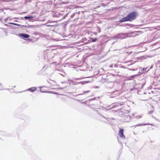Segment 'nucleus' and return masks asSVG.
Segmentation results:
<instances>
[{
    "label": "nucleus",
    "instance_id": "1",
    "mask_svg": "<svg viewBox=\"0 0 160 160\" xmlns=\"http://www.w3.org/2000/svg\"><path fill=\"white\" fill-rule=\"evenodd\" d=\"M70 13L71 12H69L64 16V15L62 13H60L59 12L56 11H53L52 14L53 17L56 18L57 19L54 21L51 20V23L54 22H57L58 21H60L61 20L64 19L66 17H67L68 16Z\"/></svg>",
    "mask_w": 160,
    "mask_h": 160
},
{
    "label": "nucleus",
    "instance_id": "2",
    "mask_svg": "<svg viewBox=\"0 0 160 160\" xmlns=\"http://www.w3.org/2000/svg\"><path fill=\"white\" fill-rule=\"evenodd\" d=\"M58 60V56L57 55L52 57L51 58V68L53 71L59 70V64L57 62Z\"/></svg>",
    "mask_w": 160,
    "mask_h": 160
},
{
    "label": "nucleus",
    "instance_id": "3",
    "mask_svg": "<svg viewBox=\"0 0 160 160\" xmlns=\"http://www.w3.org/2000/svg\"><path fill=\"white\" fill-rule=\"evenodd\" d=\"M129 112V111L126 110L125 109L122 110H120L118 112V114L120 116L122 117H126L128 120H126V121H128L131 119V116L128 115Z\"/></svg>",
    "mask_w": 160,
    "mask_h": 160
},
{
    "label": "nucleus",
    "instance_id": "4",
    "mask_svg": "<svg viewBox=\"0 0 160 160\" xmlns=\"http://www.w3.org/2000/svg\"><path fill=\"white\" fill-rule=\"evenodd\" d=\"M137 13L136 11L131 12L127 15L129 21L131 22L135 19L136 18Z\"/></svg>",
    "mask_w": 160,
    "mask_h": 160
},
{
    "label": "nucleus",
    "instance_id": "5",
    "mask_svg": "<svg viewBox=\"0 0 160 160\" xmlns=\"http://www.w3.org/2000/svg\"><path fill=\"white\" fill-rule=\"evenodd\" d=\"M153 65H152L150 68L148 70V71L146 70V68H141V67L139 68V70L140 71H139L138 74L135 75H133L132 76V77H134L135 76H137V75H140L141 74L145 73L148 72L150 69L152 68L153 67Z\"/></svg>",
    "mask_w": 160,
    "mask_h": 160
},
{
    "label": "nucleus",
    "instance_id": "6",
    "mask_svg": "<svg viewBox=\"0 0 160 160\" xmlns=\"http://www.w3.org/2000/svg\"><path fill=\"white\" fill-rule=\"evenodd\" d=\"M125 103L124 102H117L108 106V107H109V109H112L119 106H123L125 105Z\"/></svg>",
    "mask_w": 160,
    "mask_h": 160
},
{
    "label": "nucleus",
    "instance_id": "7",
    "mask_svg": "<svg viewBox=\"0 0 160 160\" xmlns=\"http://www.w3.org/2000/svg\"><path fill=\"white\" fill-rule=\"evenodd\" d=\"M146 84V80H144L142 84L139 83L135 85L134 88L136 90L142 89Z\"/></svg>",
    "mask_w": 160,
    "mask_h": 160
},
{
    "label": "nucleus",
    "instance_id": "8",
    "mask_svg": "<svg viewBox=\"0 0 160 160\" xmlns=\"http://www.w3.org/2000/svg\"><path fill=\"white\" fill-rule=\"evenodd\" d=\"M68 81L71 82L72 83V85H78L79 84H81L82 85H84L86 84V83H88L89 82H90V81H85L83 82H73L72 81H71L70 80H68Z\"/></svg>",
    "mask_w": 160,
    "mask_h": 160
},
{
    "label": "nucleus",
    "instance_id": "9",
    "mask_svg": "<svg viewBox=\"0 0 160 160\" xmlns=\"http://www.w3.org/2000/svg\"><path fill=\"white\" fill-rule=\"evenodd\" d=\"M51 23V31H52L54 32V33L57 34L55 32L57 30V27L58 25L57 24L52 25Z\"/></svg>",
    "mask_w": 160,
    "mask_h": 160
},
{
    "label": "nucleus",
    "instance_id": "10",
    "mask_svg": "<svg viewBox=\"0 0 160 160\" xmlns=\"http://www.w3.org/2000/svg\"><path fill=\"white\" fill-rule=\"evenodd\" d=\"M123 131L124 129H119L118 134L121 138L123 139H124L125 138V137L124 135Z\"/></svg>",
    "mask_w": 160,
    "mask_h": 160
},
{
    "label": "nucleus",
    "instance_id": "11",
    "mask_svg": "<svg viewBox=\"0 0 160 160\" xmlns=\"http://www.w3.org/2000/svg\"><path fill=\"white\" fill-rule=\"evenodd\" d=\"M125 34H117V35L114 37L115 38H119L120 39H122L124 38V37L122 36L124 35Z\"/></svg>",
    "mask_w": 160,
    "mask_h": 160
},
{
    "label": "nucleus",
    "instance_id": "12",
    "mask_svg": "<svg viewBox=\"0 0 160 160\" xmlns=\"http://www.w3.org/2000/svg\"><path fill=\"white\" fill-rule=\"evenodd\" d=\"M126 21H129V20L128 19L127 16L125 17L122 18V19L120 20L118 22H122Z\"/></svg>",
    "mask_w": 160,
    "mask_h": 160
},
{
    "label": "nucleus",
    "instance_id": "13",
    "mask_svg": "<svg viewBox=\"0 0 160 160\" xmlns=\"http://www.w3.org/2000/svg\"><path fill=\"white\" fill-rule=\"evenodd\" d=\"M96 112H97V113H98V114H99V115H101V116L102 117H103L104 118H105L106 120H107L108 121H109L110 120H114L115 119L114 118H105V117H104V116H103V115H101V113H99L98 112V110H96Z\"/></svg>",
    "mask_w": 160,
    "mask_h": 160
},
{
    "label": "nucleus",
    "instance_id": "14",
    "mask_svg": "<svg viewBox=\"0 0 160 160\" xmlns=\"http://www.w3.org/2000/svg\"><path fill=\"white\" fill-rule=\"evenodd\" d=\"M37 90V88L36 87H32L28 89H27V91H29L32 92L36 91Z\"/></svg>",
    "mask_w": 160,
    "mask_h": 160
},
{
    "label": "nucleus",
    "instance_id": "15",
    "mask_svg": "<svg viewBox=\"0 0 160 160\" xmlns=\"http://www.w3.org/2000/svg\"><path fill=\"white\" fill-rule=\"evenodd\" d=\"M122 26H124L125 27L128 26L130 27H132L135 26V25L133 24H125L123 25Z\"/></svg>",
    "mask_w": 160,
    "mask_h": 160
},
{
    "label": "nucleus",
    "instance_id": "16",
    "mask_svg": "<svg viewBox=\"0 0 160 160\" xmlns=\"http://www.w3.org/2000/svg\"><path fill=\"white\" fill-rule=\"evenodd\" d=\"M97 38H90L89 39V40H88V41H89V42H95L97 41Z\"/></svg>",
    "mask_w": 160,
    "mask_h": 160
},
{
    "label": "nucleus",
    "instance_id": "17",
    "mask_svg": "<svg viewBox=\"0 0 160 160\" xmlns=\"http://www.w3.org/2000/svg\"><path fill=\"white\" fill-rule=\"evenodd\" d=\"M57 84V83L54 81L51 80V85H52V86H56ZM53 89V88H51V89Z\"/></svg>",
    "mask_w": 160,
    "mask_h": 160
},
{
    "label": "nucleus",
    "instance_id": "18",
    "mask_svg": "<svg viewBox=\"0 0 160 160\" xmlns=\"http://www.w3.org/2000/svg\"><path fill=\"white\" fill-rule=\"evenodd\" d=\"M20 36L26 38H28L29 37V35L24 33L21 34Z\"/></svg>",
    "mask_w": 160,
    "mask_h": 160
},
{
    "label": "nucleus",
    "instance_id": "19",
    "mask_svg": "<svg viewBox=\"0 0 160 160\" xmlns=\"http://www.w3.org/2000/svg\"><path fill=\"white\" fill-rule=\"evenodd\" d=\"M81 42H82L86 44H88L89 43V41H88V40L87 41V40L85 38H83L81 40Z\"/></svg>",
    "mask_w": 160,
    "mask_h": 160
},
{
    "label": "nucleus",
    "instance_id": "20",
    "mask_svg": "<svg viewBox=\"0 0 160 160\" xmlns=\"http://www.w3.org/2000/svg\"><path fill=\"white\" fill-rule=\"evenodd\" d=\"M140 32V31H138V32H137V31L134 32H131V33L132 34V37H135L136 36L138 35V34H137V33L138 32Z\"/></svg>",
    "mask_w": 160,
    "mask_h": 160
},
{
    "label": "nucleus",
    "instance_id": "21",
    "mask_svg": "<svg viewBox=\"0 0 160 160\" xmlns=\"http://www.w3.org/2000/svg\"><path fill=\"white\" fill-rule=\"evenodd\" d=\"M90 92V91H83V93H80V94H78V95H76V96H79V95H83L84 94H85L87 93H88V92Z\"/></svg>",
    "mask_w": 160,
    "mask_h": 160
},
{
    "label": "nucleus",
    "instance_id": "22",
    "mask_svg": "<svg viewBox=\"0 0 160 160\" xmlns=\"http://www.w3.org/2000/svg\"><path fill=\"white\" fill-rule=\"evenodd\" d=\"M52 47V46H51V54H55V52L56 51V49H51Z\"/></svg>",
    "mask_w": 160,
    "mask_h": 160
},
{
    "label": "nucleus",
    "instance_id": "23",
    "mask_svg": "<svg viewBox=\"0 0 160 160\" xmlns=\"http://www.w3.org/2000/svg\"><path fill=\"white\" fill-rule=\"evenodd\" d=\"M102 109L103 110H106L107 111L111 109H109V107H108V106L106 107L103 106L102 107Z\"/></svg>",
    "mask_w": 160,
    "mask_h": 160
},
{
    "label": "nucleus",
    "instance_id": "24",
    "mask_svg": "<svg viewBox=\"0 0 160 160\" xmlns=\"http://www.w3.org/2000/svg\"><path fill=\"white\" fill-rule=\"evenodd\" d=\"M79 13V12L77 13V12L73 13L72 15H70V18H72L76 14H78Z\"/></svg>",
    "mask_w": 160,
    "mask_h": 160
},
{
    "label": "nucleus",
    "instance_id": "25",
    "mask_svg": "<svg viewBox=\"0 0 160 160\" xmlns=\"http://www.w3.org/2000/svg\"><path fill=\"white\" fill-rule=\"evenodd\" d=\"M149 124H150L149 123H142V124H137V125H136V126H142V125H149Z\"/></svg>",
    "mask_w": 160,
    "mask_h": 160
},
{
    "label": "nucleus",
    "instance_id": "26",
    "mask_svg": "<svg viewBox=\"0 0 160 160\" xmlns=\"http://www.w3.org/2000/svg\"><path fill=\"white\" fill-rule=\"evenodd\" d=\"M132 62L131 63H130L129 64H128V66H129L130 65H132L135 62H138V61H135L133 62L132 61H129L128 62Z\"/></svg>",
    "mask_w": 160,
    "mask_h": 160
},
{
    "label": "nucleus",
    "instance_id": "27",
    "mask_svg": "<svg viewBox=\"0 0 160 160\" xmlns=\"http://www.w3.org/2000/svg\"><path fill=\"white\" fill-rule=\"evenodd\" d=\"M50 40H51V41H58L59 40V39L58 38L54 39V38H51Z\"/></svg>",
    "mask_w": 160,
    "mask_h": 160
},
{
    "label": "nucleus",
    "instance_id": "28",
    "mask_svg": "<svg viewBox=\"0 0 160 160\" xmlns=\"http://www.w3.org/2000/svg\"><path fill=\"white\" fill-rule=\"evenodd\" d=\"M129 70H131L132 71H135L138 70V68H127Z\"/></svg>",
    "mask_w": 160,
    "mask_h": 160
},
{
    "label": "nucleus",
    "instance_id": "29",
    "mask_svg": "<svg viewBox=\"0 0 160 160\" xmlns=\"http://www.w3.org/2000/svg\"><path fill=\"white\" fill-rule=\"evenodd\" d=\"M97 31H98V32H100L101 31V29L99 27H97Z\"/></svg>",
    "mask_w": 160,
    "mask_h": 160
},
{
    "label": "nucleus",
    "instance_id": "30",
    "mask_svg": "<svg viewBox=\"0 0 160 160\" xmlns=\"http://www.w3.org/2000/svg\"><path fill=\"white\" fill-rule=\"evenodd\" d=\"M32 18H33V17L32 16H29V17L25 16L24 17V18L25 19H31Z\"/></svg>",
    "mask_w": 160,
    "mask_h": 160
},
{
    "label": "nucleus",
    "instance_id": "31",
    "mask_svg": "<svg viewBox=\"0 0 160 160\" xmlns=\"http://www.w3.org/2000/svg\"><path fill=\"white\" fill-rule=\"evenodd\" d=\"M60 74L63 77H65L66 74V73L65 72H63V73H60Z\"/></svg>",
    "mask_w": 160,
    "mask_h": 160
},
{
    "label": "nucleus",
    "instance_id": "32",
    "mask_svg": "<svg viewBox=\"0 0 160 160\" xmlns=\"http://www.w3.org/2000/svg\"><path fill=\"white\" fill-rule=\"evenodd\" d=\"M68 82L69 83V84H70V81H68L67 82H62V83H68Z\"/></svg>",
    "mask_w": 160,
    "mask_h": 160
},
{
    "label": "nucleus",
    "instance_id": "33",
    "mask_svg": "<svg viewBox=\"0 0 160 160\" xmlns=\"http://www.w3.org/2000/svg\"><path fill=\"white\" fill-rule=\"evenodd\" d=\"M150 68V66H148L147 67L145 68H146V70L148 71V69H149Z\"/></svg>",
    "mask_w": 160,
    "mask_h": 160
},
{
    "label": "nucleus",
    "instance_id": "34",
    "mask_svg": "<svg viewBox=\"0 0 160 160\" xmlns=\"http://www.w3.org/2000/svg\"><path fill=\"white\" fill-rule=\"evenodd\" d=\"M82 78H75V80H78L81 79Z\"/></svg>",
    "mask_w": 160,
    "mask_h": 160
},
{
    "label": "nucleus",
    "instance_id": "35",
    "mask_svg": "<svg viewBox=\"0 0 160 160\" xmlns=\"http://www.w3.org/2000/svg\"><path fill=\"white\" fill-rule=\"evenodd\" d=\"M135 89V88H134V87L133 88L130 89V91H132Z\"/></svg>",
    "mask_w": 160,
    "mask_h": 160
},
{
    "label": "nucleus",
    "instance_id": "36",
    "mask_svg": "<svg viewBox=\"0 0 160 160\" xmlns=\"http://www.w3.org/2000/svg\"><path fill=\"white\" fill-rule=\"evenodd\" d=\"M114 67L115 68H117L118 67V65L117 64H115L113 65Z\"/></svg>",
    "mask_w": 160,
    "mask_h": 160
},
{
    "label": "nucleus",
    "instance_id": "37",
    "mask_svg": "<svg viewBox=\"0 0 160 160\" xmlns=\"http://www.w3.org/2000/svg\"><path fill=\"white\" fill-rule=\"evenodd\" d=\"M96 98H92L90 100H89V101H92V100H95L96 99Z\"/></svg>",
    "mask_w": 160,
    "mask_h": 160
},
{
    "label": "nucleus",
    "instance_id": "38",
    "mask_svg": "<svg viewBox=\"0 0 160 160\" xmlns=\"http://www.w3.org/2000/svg\"><path fill=\"white\" fill-rule=\"evenodd\" d=\"M113 64H112V65H111L110 66H109V68H112L113 67Z\"/></svg>",
    "mask_w": 160,
    "mask_h": 160
},
{
    "label": "nucleus",
    "instance_id": "39",
    "mask_svg": "<svg viewBox=\"0 0 160 160\" xmlns=\"http://www.w3.org/2000/svg\"><path fill=\"white\" fill-rule=\"evenodd\" d=\"M55 92L51 91V93L55 94Z\"/></svg>",
    "mask_w": 160,
    "mask_h": 160
},
{
    "label": "nucleus",
    "instance_id": "40",
    "mask_svg": "<svg viewBox=\"0 0 160 160\" xmlns=\"http://www.w3.org/2000/svg\"><path fill=\"white\" fill-rule=\"evenodd\" d=\"M66 87V86H65L64 87H63V88H60V89H63V88H64L65 87Z\"/></svg>",
    "mask_w": 160,
    "mask_h": 160
},
{
    "label": "nucleus",
    "instance_id": "41",
    "mask_svg": "<svg viewBox=\"0 0 160 160\" xmlns=\"http://www.w3.org/2000/svg\"><path fill=\"white\" fill-rule=\"evenodd\" d=\"M152 111H150V112H148V113H149V114H150V113H152Z\"/></svg>",
    "mask_w": 160,
    "mask_h": 160
},
{
    "label": "nucleus",
    "instance_id": "42",
    "mask_svg": "<svg viewBox=\"0 0 160 160\" xmlns=\"http://www.w3.org/2000/svg\"><path fill=\"white\" fill-rule=\"evenodd\" d=\"M55 93L56 94H58V93L57 92H55Z\"/></svg>",
    "mask_w": 160,
    "mask_h": 160
},
{
    "label": "nucleus",
    "instance_id": "43",
    "mask_svg": "<svg viewBox=\"0 0 160 160\" xmlns=\"http://www.w3.org/2000/svg\"><path fill=\"white\" fill-rule=\"evenodd\" d=\"M41 91L42 92H46V91H42V89H41Z\"/></svg>",
    "mask_w": 160,
    "mask_h": 160
},
{
    "label": "nucleus",
    "instance_id": "44",
    "mask_svg": "<svg viewBox=\"0 0 160 160\" xmlns=\"http://www.w3.org/2000/svg\"><path fill=\"white\" fill-rule=\"evenodd\" d=\"M94 34H95V35H97V32H95L94 33Z\"/></svg>",
    "mask_w": 160,
    "mask_h": 160
},
{
    "label": "nucleus",
    "instance_id": "45",
    "mask_svg": "<svg viewBox=\"0 0 160 160\" xmlns=\"http://www.w3.org/2000/svg\"><path fill=\"white\" fill-rule=\"evenodd\" d=\"M115 112H117V110H115Z\"/></svg>",
    "mask_w": 160,
    "mask_h": 160
},
{
    "label": "nucleus",
    "instance_id": "46",
    "mask_svg": "<svg viewBox=\"0 0 160 160\" xmlns=\"http://www.w3.org/2000/svg\"><path fill=\"white\" fill-rule=\"evenodd\" d=\"M98 86H97V87H96V88H98Z\"/></svg>",
    "mask_w": 160,
    "mask_h": 160
}]
</instances>
